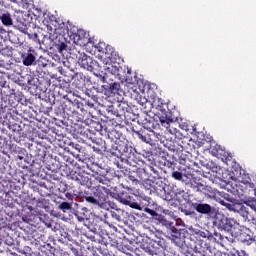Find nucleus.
<instances>
[{"label": "nucleus", "mask_w": 256, "mask_h": 256, "mask_svg": "<svg viewBox=\"0 0 256 256\" xmlns=\"http://www.w3.org/2000/svg\"><path fill=\"white\" fill-rule=\"evenodd\" d=\"M73 41L75 45H79V47H85L90 41L89 34L85 32V30H78L75 34H73Z\"/></svg>", "instance_id": "f257e3e1"}, {"label": "nucleus", "mask_w": 256, "mask_h": 256, "mask_svg": "<svg viewBox=\"0 0 256 256\" xmlns=\"http://www.w3.org/2000/svg\"><path fill=\"white\" fill-rule=\"evenodd\" d=\"M219 225L224 231H233V229H239V224L235 219L227 218L225 216L221 218Z\"/></svg>", "instance_id": "f03ea898"}, {"label": "nucleus", "mask_w": 256, "mask_h": 256, "mask_svg": "<svg viewBox=\"0 0 256 256\" xmlns=\"http://www.w3.org/2000/svg\"><path fill=\"white\" fill-rule=\"evenodd\" d=\"M0 21L5 27H11L13 25V18H11V14L9 12H3L0 14Z\"/></svg>", "instance_id": "7ed1b4c3"}, {"label": "nucleus", "mask_w": 256, "mask_h": 256, "mask_svg": "<svg viewBox=\"0 0 256 256\" xmlns=\"http://www.w3.org/2000/svg\"><path fill=\"white\" fill-rule=\"evenodd\" d=\"M194 209L198 213H202L204 215H208V213H211V205L209 204H195Z\"/></svg>", "instance_id": "20e7f679"}, {"label": "nucleus", "mask_w": 256, "mask_h": 256, "mask_svg": "<svg viewBox=\"0 0 256 256\" xmlns=\"http://www.w3.org/2000/svg\"><path fill=\"white\" fill-rule=\"evenodd\" d=\"M236 212L241 215L244 219H249V208L245 206L244 204H238L236 205Z\"/></svg>", "instance_id": "39448f33"}, {"label": "nucleus", "mask_w": 256, "mask_h": 256, "mask_svg": "<svg viewBox=\"0 0 256 256\" xmlns=\"http://www.w3.org/2000/svg\"><path fill=\"white\" fill-rule=\"evenodd\" d=\"M108 73H111V75H114V77H121V67L117 65L110 64L105 68Z\"/></svg>", "instance_id": "423d86ee"}, {"label": "nucleus", "mask_w": 256, "mask_h": 256, "mask_svg": "<svg viewBox=\"0 0 256 256\" xmlns=\"http://www.w3.org/2000/svg\"><path fill=\"white\" fill-rule=\"evenodd\" d=\"M125 205H128L129 207H131V209H137V211H141L143 208H141V205H139V203L131 200V196H129L128 198H126L124 200Z\"/></svg>", "instance_id": "0eeeda50"}, {"label": "nucleus", "mask_w": 256, "mask_h": 256, "mask_svg": "<svg viewBox=\"0 0 256 256\" xmlns=\"http://www.w3.org/2000/svg\"><path fill=\"white\" fill-rule=\"evenodd\" d=\"M33 63H35V56L33 54L28 53L23 57V65H25V67H31Z\"/></svg>", "instance_id": "6e6552de"}, {"label": "nucleus", "mask_w": 256, "mask_h": 256, "mask_svg": "<svg viewBox=\"0 0 256 256\" xmlns=\"http://www.w3.org/2000/svg\"><path fill=\"white\" fill-rule=\"evenodd\" d=\"M12 3H17L18 7L21 9H29V5H31V0H10Z\"/></svg>", "instance_id": "1a4fd4ad"}, {"label": "nucleus", "mask_w": 256, "mask_h": 256, "mask_svg": "<svg viewBox=\"0 0 256 256\" xmlns=\"http://www.w3.org/2000/svg\"><path fill=\"white\" fill-rule=\"evenodd\" d=\"M89 61H91V58L88 57L87 55H82L79 58V65H81L84 69H87V67H89Z\"/></svg>", "instance_id": "9d476101"}, {"label": "nucleus", "mask_w": 256, "mask_h": 256, "mask_svg": "<svg viewBox=\"0 0 256 256\" xmlns=\"http://www.w3.org/2000/svg\"><path fill=\"white\" fill-rule=\"evenodd\" d=\"M170 235L172 237V241H174L175 239H179V237H181V232H179L175 226H172L170 228Z\"/></svg>", "instance_id": "9b49d317"}, {"label": "nucleus", "mask_w": 256, "mask_h": 256, "mask_svg": "<svg viewBox=\"0 0 256 256\" xmlns=\"http://www.w3.org/2000/svg\"><path fill=\"white\" fill-rule=\"evenodd\" d=\"M244 205H246V207H250V209H252V211H255V213H256V200L255 199H248V200L244 201Z\"/></svg>", "instance_id": "f8f14e48"}, {"label": "nucleus", "mask_w": 256, "mask_h": 256, "mask_svg": "<svg viewBox=\"0 0 256 256\" xmlns=\"http://www.w3.org/2000/svg\"><path fill=\"white\" fill-rule=\"evenodd\" d=\"M160 223H161V225H164V227H167V229H171V227H173V222L168 221V220L165 219V218H162V219L160 220Z\"/></svg>", "instance_id": "ddd939ff"}, {"label": "nucleus", "mask_w": 256, "mask_h": 256, "mask_svg": "<svg viewBox=\"0 0 256 256\" xmlns=\"http://www.w3.org/2000/svg\"><path fill=\"white\" fill-rule=\"evenodd\" d=\"M59 209H61V211H69L71 209V204H69L68 202H63L59 205Z\"/></svg>", "instance_id": "4468645a"}, {"label": "nucleus", "mask_w": 256, "mask_h": 256, "mask_svg": "<svg viewBox=\"0 0 256 256\" xmlns=\"http://www.w3.org/2000/svg\"><path fill=\"white\" fill-rule=\"evenodd\" d=\"M87 203H91L92 205H99V201L95 199L93 196L85 197Z\"/></svg>", "instance_id": "2eb2a0df"}, {"label": "nucleus", "mask_w": 256, "mask_h": 256, "mask_svg": "<svg viewBox=\"0 0 256 256\" xmlns=\"http://www.w3.org/2000/svg\"><path fill=\"white\" fill-rule=\"evenodd\" d=\"M172 177L173 179H176V181H181V179H183V174L179 171H174Z\"/></svg>", "instance_id": "dca6fc26"}, {"label": "nucleus", "mask_w": 256, "mask_h": 256, "mask_svg": "<svg viewBox=\"0 0 256 256\" xmlns=\"http://www.w3.org/2000/svg\"><path fill=\"white\" fill-rule=\"evenodd\" d=\"M222 205H224V207H226V209H228L229 211H237V205H233L225 202H222Z\"/></svg>", "instance_id": "f3484780"}, {"label": "nucleus", "mask_w": 256, "mask_h": 256, "mask_svg": "<svg viewBox=\"0 0 256 256\" xmlns=\"http://www.w3.org/2000/svg\"><path fill=\"white\" fill-rule=\"evenodd\" d=\"M160 123H161L162 127H166V129H167V128H169V123H171V120L161 117Z\"/></svg>", "instance_id": "a211bd4d"}, {"label": "nucleus", "mask_w": 256, "mask_h": 256, "mask_svg": "<svg viewBox=\"0 0 256 256\" xmlns=\"http://www.w3.org/2000/svg\"><path fill=\"white\" fill-rule=\"evenodd\" d=\"M145 213H148V215H151L152 217H157L159 214L155 212V210H152L151 208H145Z\"/></svg>", "instance_id": "6ab92c4d"}, {"label": "nucleus", "mask_w": 256, "mask_h": 256, "mask_svg": "<svg viewBox=\"0 0 256 256\" xmlns=\"http://www.w3.org/2000/svg\"><path fill=\"white\" fill-rule=\"evenodd\" d=\"M230 179L234 181V183H244V185H247V182L241 180V177L230 176Z\"/></svg>", "instance_id": "aec40b11"}, {"label": "nucleus", "mask_w": 256, "mask_h": 256, "mask_svg": "<svg viewBox=\"0 0 256 256\" xmlns=\"http://www.w3.org/2000/svg\"><path fill=\"white\" fill-rule=\"evenodd\" d=\"M211 153L214 157H218L219 156V151H217L216 149H211Z\"/></svg>", "instance_id": "412c9836"}, {"label": "nucleus", "mask_w": 256, "mask_h": 256, "mask_svg": "<svg viewBox=\"0 0 256 256\" xmlns=\"http://www.w3.org/2000/svg\"><path fill=\"white\" fill-rule=\"evenodd\" d=\"M112 217H114V219H117V221L121 220V217L119 215H117L116 213H112Z\"/></svg>", "instance_id": "4be33fe9"}, {"label": "nucleus", "mask_w": 256, "mask_h": 256, "mask_svg": "<svg viewBox=\"0 0 256 256\" xmlns=\"http://www.w3.org/2000/svg\"><path fill=\"white\" fill-rule=\"evenodd\" d=\"M43 223H44V225L46 226V227H48V229L49 228H51V222H45V221H43Z\"/></svg>", "instance_id": "5701e85b"}, {"label": "nucleus", "mask_w": 256, "mask_h": 256, "mask_svg": "<svg viewBox=\"0 0 256 256\" xmlns=\"http://www.w3.org/2000/svg\"><path fill=\"white\" fill-rule=\"evenodd\" d=\"M31 19H34L35 21H37V19H39V15L33 14V16H31Z\"/></svg>", "instance_id": "b1692460"}, {"label": "nucleus", "mask_w": 256, "mask_h": 256, "mask_svg": "<svg viewBox=\"0 0 256 256\" xmlns=\"http://www.w3.org/2000/svg\"><path fill=\"white\" fill-rule=\"evenodd\" d=\"M249 187H253V184L250 183V184H249Z\"/></svg>", "instance_id": "393cba45"}, {"label": "nucleus", "mask_w": 256, "mask_h": 256, "mask_svg": "<svg viewBox=\"0 0 256 256\" xmlns=\"http://www.w3.org/2000/svg\"><path fill=\"white\" fill-rule=\"evenodd\" d=\"M254 195L256 196V189H254Z\"/></svg>", "instance_id": "a878e982"}, {"label": "nucleus", "mask_w": 256, "mask_h": 256, "mask_svg": "<svg viewBox=\"0 0 256 256\" xmlns=\"http://www.w3.org/2000/svg\"><path fill=\"white\" fill-rule=\"evenodd\" d=\"M35 11H37V13H39V9H35Z\"/></svg>", "instance_id": "bb28decb"}]
</instances>
